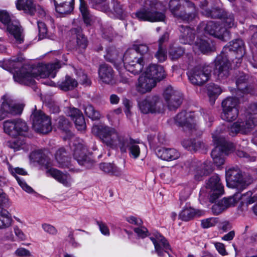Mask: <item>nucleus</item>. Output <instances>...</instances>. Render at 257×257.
Segmentation results:
<instances>
[{"mask_svg":"<svg viewBox=\"0 0 257 257\" xmlns=\"http://www.w3.org/2000/svg\"><path fill=\"white\" fill-rule=\"evenodd\" d=\"M145 73L151 78L157 82L160 81L166 76L165 71L161 65L151 64L147 68Z\"/></svg>","mask_w":257,"mask_h":257,"instance_id":"bb28decb","label":"nucleus"},{"mask_svg":"<svg viewBox=\"0 0 257 257\" xmlns=\"http://www.w3.org/2000/svg\"><path fill=\"white\" fill-rule=\"evenodd\" d=\"M0 21L7 27V31L15 38L17 43L23 42L24 37L19 23L13 19V17L7 11L0 10Z\"/></svg>","mask_w":257,"mask_h":257,"instance_id":"6e6552de","label":"nucleus"},{"mask_svg":"<svg viewBox=\"0 0 257 257\" xmlns=\"http://www.w3.org/2000/svg\"><path fill=\"white\" fill-rule=\"evenodd\" d=\"M184 53V50L180 47L171 46L169 49V56L172 60L180 58Z\"/></svg>","mask_w":257,"mask_h":257,"instance_id":"c03bdc74","label":"nucleus"},{"mask_svg":"<svg viewBox=\"0 0 257 257\" xmlns=\"http://www.w3.org/2000/svg\"><path fill=\"white\" fill-rule=\"evenodd\" d=\"M206 188L209 189L210 202L213 203L224 193L223 186L217 174L212 175L206 183Z\"/></svg>","mask_w":257,"mask_h":257,"instance_id":"dca6fc26","label":"nucleus"},{"mask_svg":"<svg viewBox=\"0 0 257 257\" xmlns=\"http://www.w3.org/2000/svg\"><path fill=\"white\" fill-rule=\"evenodd\" d=\"M134 230L139 237L144 238L148 235V230L144 226L136 227Z\"/></svg>","mask_w":257,"mask_h":257,"instance_id":"5fc2aeb1","label":"nucleus"},{"mask_svg":"<svg viewBox=\"0 0 257 257\" xmlns=\"http://www.w3.org/2000/svg\"><path fill=\"white\" fill-rule=\"evenodd\" d=\"M55 160L57 166L62 168H70L71 166L70 159L66 150L61 148L57 150L55 154Z\"/></svg>","mask_w":257,"mask_h":257,"instance_id":"c756f323","label":"nucleus"},{"mask_svg":"<svg viewBox=\"0 0 257 257\" xmlns=\"http://www.w3.org/2000/svg\"><path fill=\"white\" fill-rule=\"evenodd\" d=\"M91 131L107 147L115 150L119 148L122 153H126L128 149L131 158L137 159L139 157L141 150L139 143L125 138L115 128L107 125H94Z\"/></svg>","mask_w":257,"mask_h":257,"instance_id":"f257e3e1","label":"nucleus"},{"mask_svg":"<svg viewBox=\"0 0 257 257\" xmlns=\"http://www.w3.org/2000/svg\"><path fill=\"white\" fill-rule=\"evenodd\" d=\"M158 255L162 256L164 252H167V250L170 249V245L166 239L159 233L155 234V236L150 237Z\"/></svg>","mask_w":257,"mask_h":257,"instance_id":"a878e982","label":"nucleus"},{"mask_svg":"<svg viewBox=\"0 0 257 257\" xmlns=\"http://www.w3.org/2000/svg\"><path fill=\"white\" fill-rule=\"evenodd\" d=\"M78 85L77 81L69 76H66L65 79L59 84V87L62 90L68 91L76 87Z\"/></svg>","mask_w":257,"mask_h":257,"instance_id":"58836bf2","label":"nucleus"},{"mask_svg":"<svg viewBox=\"0 0 257 257\" xmlns=\"http://www.w3.org/2000/svg\"><path fill=\"white\" fill-rule=\"evenodd\" d=\"M79 10L82 15L84 23L87 26H90L93 21V16L89 12L88 7L84 0H80Z\"/></svg>","mask_w":257,"mask_h":257,"instance_id":"c9c22d12","label":"nucleus"},{"mask_svg":"<svg viewBox=\"0 0 257 257\" xmlns=\"http://www.w3.org/2000/svg\"><path fill=\"white\" fill-rule=\"evenodd\" d=\"M99 167L102 171L107 173H110L115 175H118L120 174L118 168L110 163H101Z\"/></svg>","mask_w":257,"mask_h":257,"instance_id":"37998d69","label":"nucleus"},{"mask_svg":"<svg viewBox=\"0 0 257 257\" xmlns=\"http://www.w3.org/2000/svg\"><path fill=\"white\" fill-rule=\"evenodd\" d=\"M126 220L130 223L136 225H141L143 221L140 218L134 216H128L126 218Z\"/></svg>","mask_w":257,"mask_h":257,"instance_id":"bf43d9fd","label":"nucleus"},{"mask_svg":"<svg viewBox=\"0 0 257 257\" xmlns=\"http://www.w3.org/2000/svg\"><path fill=\"white\" fill-rule=\"evenodd\" d=\"M92 4V7L99 11H105L107 9L105 4V0H89Z\"/></svg>","mask_w":257,"mask_h":257,"instance_id":"8fccbe9b","label":"nucleus"},{"mask_svg":"<svg viewBox=\"0 0 257 257\" xmlns=\"http://www.w3.org/2000/svg\"><path fill=\"white\" fill-rule=\"evenodd\" d=\"M14 231L16 236L21 240H25L27 239L26 234L18 226H14Z\"/></svg>","mask_w":257,"mask_h":257,"instance_id":"052dcab7","label":"nucleus"},{"mask_svg":"<svg viewBox=\"0 0 257 257\" xmlns=\"http://www.w3.org/2000/svg\"><path fill=\"white\" fill-rule=\"evenodd\" d=\"M114 72L112 68L106 64L100 66L98 70L99 81L107 84L114 83Z\"/></svg>","mask_w":257,"mask_h":257,"instance_id":"393cba45","label":"nucleus"},{"mask_svg":"<svg viewBox=\"0 0 257 257\" xmlns=\"http://www.w3.org/2000/svg\"><path fill=\"white\" fill-rule=\"evenodd\" d=\"M74 32L76 34V42L77 45L82 48H85L87 45V41L86 38L81 32L80 29L77 31L76 29L72 30V32Z\"/></svg>","mask_w":257,"mask_h":257,"instance_id":"de8ad7c7","label":"nucleus"},{"mask_svg":"<svg viewBox=\"0 0 257 257\" xmlns=\"http://www.w3.org/2000/svg\"><path fill=\"white\" fill-rule=\"evenodd\" d=\"M176 123L182 126L187 131L193 133L196 131L195 116L194 113L182 111L178 113L175 118Z\"/></svg>","mask_w":257,"mask_h":257,"instance_id":"a211bd4d","label":"nucleus"},{"mask_svg":"<svg viewBox=\"0 0 257 257\" xmlns=\"http://www.w3.org/2000/svg\"><path fill=\"white\" fill-rule=\"evenodd\" d=\"M193 49L196 53L205 54L213 51L214 46L208 39L205 36H202L200 32H198L197 38L193 46Z\"/></svg>","mask_w":257,"mask_h":257,"instance_id":"4be33fe9","label":"nucleus"},{"mask_svg":"<svg viewBox=\"0 0 257 257\" xmlns=\"http://www.w3.org/2000/svg\"><path fill=\"white\" fill-rule=\"evenodd\" d=\"M119 81L123 84H129L131 79L128 76L127 73L125 71L124 72H120Z\"/></svg>","mask_w":257,"mask_h":257,"instance_id":"680f3d73","label":"nucleus"},{"mask_svg":"<svg viewBox=\"0 0 257 257\" xmlns=\"http://www.w3.org/2000/svg\"><path fill=\"white\" fill-rule=\"evenodd\" d=\"M203 210H195L190 207H185L179 214V218L184 221H188L195 216H200L204 214Z\"/></svg>","mask_w":257,"mask_h":257,"instance_id":"72a5a7b5","label":"nucleus"},{"mask_svg":"<svg viewBox=\"0 0 257 257\" xmlns=\"http://www.w3.org/2000/svg\"><path fill=\"white\" fill-rule=\"evenodd\" d=\"M180 31L181 42L184 44H191L195 38V30L190 27L181 26Z\"/></svg>","mask_w":257,"mask_h":257,"instance_id":"473e14b6","label":"nucleus"},{"mask_svg":"<svg viewBox=\"0 0 257 257\" xmlns=\"http://www.w3.org/2000/svg\"><path fill=\"white\" fill-rule=\"evenodd\" d=\"M37 23L39 32V38L43 39L46 36L47 34V27L43 22L38 21Z\"/></svg>","mask_w":257,"mask_h":257,"instance_id":"6e6d98bb","label":"nucleus"},{"mask_svg":"<svg viewBox=\"0 0 257 257\" xmlns=\"http://www.w3.org/2000/svg\"><path fill=\"white\" fill-rule=\"evenodd\" d=\"M0 205L5 207H9L11 205L8 196L1 189H0Z\"/></svg>","mask_w":257,"mask_h":257,"instance_id":"864d4df0","label":"nucleus"},{"mask_svg":"<svg viewBox=\"0 0 257 257\" xmlns=\"http://www.w3.org/2000/svg\"><path fill=\"white\" fill-rule=\"evenodd\" d=\"M9 146L13 149L15 151L21 149L28 150L27 146L26 145L24 140L20 139H14L9 142Z\"/></svg>","mask_w":257,"mask_h":257,"instance_id":"49530a36","label":"nucleus"},{"mask_svg":"<svg viewBox=\"0 0 257 257\" xmlns=\"http://www.w3.org/2000/svg\"><path fill=\"white\" fill-rule=\"evenodd\" d=\"M194 141L191 139H186L183 141L182 142V146L186 149L188 150L192 151L193 148V146L194 145Z\"/></svg>","mask_w":257,"mask_h":257,"instance_id":"69168bd1","label":"nucleus"},{"mask_svg":"<svg viewBox=\"0 0 257 257\" xmlns=\"http://www.w3.org/2000/svg\"><path fill=\"white\" fill-rule=\"evenodd\" d=\"M257 124V117L255 114H248L245 118L239 119L229 128L230 135L237 133L247 134L250 132Z\"/></svg>","mask_w":257,"mask_h":257,"instance_id":"1a4fd4ad","label":"nucleus"},{"mask_svg":"<svg viewBox=\"0 0 257 257\" xmlns=\"http://www.w3.org/2000/svg\"><path fill=\"white\" fill-rule=\"evenodd\" d=\"M97 225L99 226L101 233L106 236H109L110 234L109 229L107 225L102 221H97L96 222Z\"/></svg>","mask_w":257,"mask_h":257,"instance_id":"4d7b16f0","label":"nucleus"},{"mask_svg":"<svg viewBox=\"0 0 257 257\" xmlns=\"http://www.w3.org/2000/svg\"><path fill=\"white\" fill-rule=\"evenodd\" d=\"M156 85V81L144 72L139 76L135 87L138 92L145 94L150 92Z\"/></svg>","mask_w":257,"mask_h":257,"instance_id":"aec40b11","label":"nucleus"},{"mask_svg":"<svg viewBox=\"0 0 257 257\" xmlns=\"http://www.w3.org/2000/svg\"><path fill=\"white\" fill-rule=\"evenodd\" d=\"M164 97L169 109L178 108L181 103L182 93L174 89L172 86H168L164 92Z\"/></svg>","mask_w":257,"mask_h":257,"instance_id":"f3484780","label":"nucleus"},{"mask_svg":"<svg viewBox=\"0 0 257 257\" xmlns=\"http://www.w3.org/2000/svg\"><path fill=\"white\" fill-rule=\"evenodd\" d=\"M212 171L213 168L210 162L205 161L196 169L195 177L196 179L199 180L200 177L209 174Z\"/></svg>","mask_w":257,"mask_h":257,"instance_id":"e433bc0d","label":"nucleus"},{"mask_svg":"<svg viewBox=\"0 0 257 257\" xmlns=\"http://www.w3.org/2000/svg\"><path fill=\"white\" fill-rule=\"evenodd\" d=\"M13 219L10 213L5 209L0 210V229L9 228L12 226Z\"/></svg>","mask_w":257,"mask_h":257,"instance_id":"4c0bfd02","label":"nucleus"},{"mask_svg":"<svg viewBox=\"0 0 257 257\" xmlns=\"http://www.w3.org/2000/svg\"><path fill=\"white\" fill-rule=\"evenodd\" d=\"M46 173L48 176H51L65 187H69L73 183L72 178L69 174L63 173L57 169H48Z\"/></svg>","mask_w":257,"mask_h":257,"instance_id":"b1692460","label":"nucleus"},{"mask_svg":"<svg viewBox=\"0 0 257 257\" xmlns=\"http://www.w3.org/2000/svg\"><path fill=\"white\" fill-rule=\"evenodd\" d=\"M33 127L37 132L46 134L52 130L50 118L40 110L35 111L32 115Z\"/></svg>","mask_w":257,"mask_h":257,"instance_id":"f8f14e48","label":"nucleus"},{"mask_svg":"<svg viewBox=\"0 0 257 257\" xmlns=\"http://www.w3.org/2000/svg\"><path fill=\"white\" fill-rule=\"evenodd\" d=\"M212 139L215 147L211 155L213 163L219 167L224 162L223 154H228L233 149V146L225 140L224 136L221 134L220 130H217L212 134Z\"/></svg>","mask_w":257,"mask_h":257,"instance_id":"423d86ee","label":"nucleus"},{"mask_svg":"<svg viewBox=\"0 0 257 257\" xmlns=\"http://www.w3.org/2000/svg\"><path fill=\"white\" fill-rule=\"evenodd\" d=\"M1 101V109L4 112L13 115L21 113L23 110L22 106L16 104L10 95H4Z\"/></svg>","mask_w":257,"mask_h":257,"instance_id":"5701e85b","label":"nucleus"},{"mask_svg":"<svg viewBox=\"0 0 257 257\" xmlns=\"http://www.w3.org/2000/svg\"><path fill=\"white\" fill-rule=\"evenodd\" d=\"M16 7L19 10H23L25 13L32 15L36 11L33 0H17Z\"/></svg>","mask_w":257,"mask_h":257,"instance_id":"f704fd0d","label":"nucleus"},{"mask_svg":"<svg viewBox=\"0 0 257 257\" xmlns=\"http://www.w3.org/2000/svg\"><path fill=\"white\" fill-rule=\"evenodd\" d=\"M149 52V48L147 44H134L124 54L123 62L124 69L135 75L139 74L145 65L143 56Z\"/></svg>","mask_w":257,"mask_h":257,"instance_id":"20e7f679","label":"nucleus"},{"mask_svg":"<svg viewBox=\"0 0 257 257\" xmlns=\"http://www.w3.org/2000/svg\"><path fill=\"white\" fill-rule=\"evenodd\" d=\"M221 92V88L216 85L213 84L209 86L208 95L211 103H214L215 100Z\"/></svg>","mask_w":257,"mask_h":257,"instance_id":"a19ab883","label":"nucleus"},{"mask_svg":"<svg viewBox=\"0 0 257 257\" xmlns=\"http://www.w3.org/2000/svg\"><path fill=\"white\" fill-rule=\"evenodd\" d=\"M238 100L234 97H227L222 102V110L238 108Z\"/></svg>","mask_w":257,"mask_h":257,"instance_id":"79ce46f5","label":"nucleus"},{"mask_svg":"<svg viewBox=\"0 0 257 257\" xmlns=\"http://www.w3.org/2000/svg\"><path fill=\"white\" fill-rule=\"evenodd\" d=\"M10 171L23 190L28 193H32L33 191V189L28 185L24 180L17 176V174L22 175L27 174V172L23 169L20 168H10Z\"/></svg>","mask_w":257,"mask_h":257,"instance_id":"2f4dec72","label":"nucleus"},{"mask_svg":"<svg viewBox=\"0 0 257 257\" xmlns=\"http://www.w3.org/2000/svg\"><path fill=\"white\" fill-rule=\"evenodd\" d=\"M227 49L236 52L239 57L237 61L239 63L241 58L244 54V43L241 39L232 41L230 42L228 47H224L223 52L216 57L215 61V73L220 80L225 79L229 74L231 63L228 60V55L225 54Z\"/></svg>","mask_w":257,"mask_h":257,"instance_id":"7ed1b4c3","label":"nucleus"},{"mask_svg":"<svg viewBox=\"0 0 257 257\" xmlns=\"http://www.w3.org/2000/svg\"><path fill=\"white\" fill-rule=\"evenodd\" d=\"M215 246L218 252L222 255H225L227 254L224 245L223 243L216 242L215 243Z\"/></svg>","mask_w":257,"mask_h":257,"instance_id":"338daca9","label":"nucleus"},{"mask_svg":"<svg viewBox=\"0 0 257 257\" xmlns=\"http://www.w3.org/2000/svg\"><path fill=\"white\" fill-rule=\"evenodd\" d=\"M74 0H54L56 11L61 14H67L73 10Z\"/></svg>","mask_w":257,"mask_h":257,"instance_id":"7c9ffc66","label":"nucleus"},{"mask_svg":"<svg viewBox=\"0 0 257 257\" xmlns=\"http://www.w3.org/2000/svg\"><path fill=\"white\" fill-rule=\"evenodd\" d=\"M15 254L19 256L26 257L31 255L30 252L24 248H19L15 251Z\"/></svg>","mask_w":257,"mask_h":257,"instance_id":"e2e57ef3","label":"nucleus"},{"mask_svg":"<svg viewBox=\"0 0 257 257\" xmlns=\"http://www.w3.org/2000/svg\"><path fill=\"white\" fill-rule=\"evenodd\" d=\"M61 67L59 62L52 64H39L33 67H23L14 75L15 81L20 84L29 85L32 84L34 78H54L58 70Z\"/></svg>","mask_w":257,"mask_h":257,"instance_id":"f03ea898","label":"nucleus"},{"mask_svg":"<svg viewBox=\"0 0 257 257\" xmlns=\"http://www.w3.org/2000/svg\"><path fill=\"white\" fill-rule=\"evenodd\" d=\"M83 109L85 114L93 120L98 119L100 117L99 112L96 111L94 107L90 104L84 105Z\"/></svg>","mask_w":257,"mask_h":257,"instance_id":"a18cd8bd","label":"nucleus"},{"mask_svg":"<svg viewBox=\"0 0 257 257\" xmlns=\"http://www.w3.org/2000/svg\"><path fill=\"white\" fill-rule=\"evenodd\" d=\"M211 210H212V213L214 215H219L220 213H221L223 211H224V210L221 207L219 202L215 204L212 206Z\"/></svg>","mask_w":257,"mask_h":257,"instance_id":"0e129e2a","label":"nucleus"},{"mask_svg":"<svg viewBox=\"0 0 257 257\" xmlns=\"http://www.w3.org/2000/svg\"><path fill=\"white\" fill-rule=\"evenodd\" d=\"M157 5L156 0L146 1L144 8L141 9L135 14L136 17L140 21L151 22L164 21L165 18L164 14L154 10Z\"/></svg>","mask_w":257,"mask_h":257,"instance_id":"0eeeda50","label":"nucleus"},{"mask_svg":"<svg viewBox=\"0 0 257 257\" xmlns=\"http://www.w3.org/2000/svg\"><path fill=\"white\" fill-rule=\"evenodd\" d=\"M218 222V218L210 217L202 220L201 221V225L203 228H208L214 226Z\"/></svg>","mask_w":257,"mask_h":257,"instance_id":"09e8293b","label":"nucleus"},{"mask_svg":"<svg viewBox=\"0 0 257 257\" xmlns=\"http://www.w3.org/2000/svg\"><path fill=\"white\" fill-rule=\"evenodd\" d=\"M3 127L5 133L13 137L24 136L28 130L26 123L20 119L5 120Z\"/></svg>","mask_w":257,"mask_h":257,"instance_id":"9b49d317","label":"nucleus"},{"mask_svg":"<svg viewBox=\"0 0 257 257\" xmlns=\"http://www.w3.org/2000/svg\"><path fill=\"white\" fill-rule=\"evenodd\" d=\"M155 57L160 62H163L166 60L167 58V51L162 46H159V48L155 55Z\"/></svg>","mask_w":257,"mask_h":257,"instance_id":"3c124183","label":"nucleus"},{"mask_svg":"<svg viewBox=\"0 0 257 257\" xmlns=\"http://www.w3.org/2000/svg\"><path fill=\"white\" fill-rule=\"evenodd\" d=\"M156 155L159 158L167 161L176 160L180 156L179 152L173 148H160L157 151Z\"/></svg>","mask_w":257,"mask_h":257,"instance_id":"c85d7f7f","label":"nucleus"},{"mask_svg":"<svg viewBox=\"0 0 257 257\" xmlns=\"http://www.w3.org/2000/svg\"><path fill=\"white\" fill-rule=\"evenodd\" d=\"M68 115L74 121L76 127L78 131H83L86 128L84 118L81 112L75 108H70Z\"/></svg>","mask_w":257,"mask_h":257,"instance_id":"cd10ccee","label":"nucleus"},{"mask_svg":"<svg viewBox=\"0 0 257 257\" xmlns=\"http://www.w3.org/2000/svg\"><path fill=\"white\" fill-rule=\"evenodd\" d=\"M227 186L230 188H244L248 183L243 181L239 169L237 167H231L226 170Z\"/></svg>","mask_w":257,"mask_h":257,"instance_id":"4468645a","label":"nucleus"},{"mask_svg":"<svg viewBox=\"0 0 257 257\" xmlns=\"http://www.w3.org/2000/svg\"><path fill=\"white\" fill-rule=\"evenodd\" d=\"M139 106L143 113L160 112L164 105L157 96H148L139 102Z\"/></svg>","mask_w":257,"mask_h":257,"instance_id":"ddd939ff","label":"nucleus"},{"mask_svg":"<svg viewBox=\"0 0 257 257\" xmlns=\"http://www.w3.org/2000/svg\"><path fill=\"white\" fill-rule=\"evenodd\" d=\"M221 10L217 9H213L212 10H207L206 11L205 15L207 17H210L213 18H220L221 16Z\"/></svg>","mask_w":257,"mask_h":257,"instance_id":"13d9d810","label":"nucleus"},{"mask_svg":"<svg viewBox=\"0 0 257 257\" xmlns=\"http://www.w3.org/2000/svg\"><path fill=\"white\" fill-rule=\"evenodd\" d=\"M169 9L175 17L187 22L193 20L197 14L194 4L188 0H170Z\"/></svg>","mask_w":257,"mask_h":257,"instance_id":"39448f33","label":"nucleus"},{"mask_svg":"<svg viewBox=\"0 0 257 257\" xmlns=\"http://www.w3.org/2000/svg\"><path fill=\"white\" fill-rule=\"evenodd\" d=\"M238 115V109L233 108L232 109L222 110L221 116L222 119L227 121H232L237 118Z\"/></svg>","mask_w":257,"mask_h":257,"instance_id":"ea45409f","label":"nucleus"},{"mask_svg":"<svg viewBox=\"0 0 257 257\" xmlns=\"http://www.w3.org/2000/svg\"><path fill=\"white\" fill-rule=\"evenodd\" d=\"M212 68L209 65L197 66L188 73V77L193 84L202 85L209 80Z\"/></svg>","mask_w":257,"mask_h":257,"instance_id":"9d476101","label":"nucleus"},{"mask_svg":"<svg viewBox=\"0 0 257 257\" xmlns=\"http://www.w3.org/2000/svg\"><path fill=\"white\" fill-rule=\"evenodd\" d=\"M252 193L249 191L246 194L241 195L239 193H235L233 196L229 198H224L219 201V203L222 209L226 210L227 208L233 206L240 199L247 204H252L254 202L256 199L254 196H252Z\"/></svg>","mask_w":257,"mask_h":257,"instance_id":"2eb2a0df","label":"nucleus"},{"mask_svg":"<svg viewBox=\"0 0 257 257\" xmlns=\"http://www.w3.org/2000/svg\"><path fill=\"white\" fill-rule=\"evenodd\" d=\"M204 30L209 35L214 36L222 41H226L229 38L227 29L213 21L208 22Z\"/></svg>","mask_w":257,"mask_h":257,"instance_id":"6ab92c4d","label":"nucleus"},{"mask_svg":"<svg viewBox=\"0 0 257 257\" xmlns=\"http://www.w3.org/2000/svg\"><path fill=\"white\" fill-rule=\"evenodd\" d=\"M42 227L45 232L50 235H56L57 234V229L51 224L44 223L42 224Z\"/></svg>","mask_w":257,"mask_h":257,"instance_id":"603ef678","label":"nucleus"},{"mask_svg":"<svg viewBox=\"0 0 257 257\" xmlns=\"http://www.w3.org/2000/svg\"><path fill=\"white\" fill-rule=\"evenodd\" d=\"M69 125V121L63 117L60 118L59 121V127L63 130H66Z\"/></svg>","mask_w":257,"mask_h":257,"instance_id":"774afa93","label":"nucleus"},{"mask_svg":"<svg viewBox=\"0 0 257 257\" xmlns=\"http://www.w3.org/2000/svg\"><path fill=\"white\" fill-rule=\"evenodd\" d=\"M73 152L74 159L80 165L84 166L86 168L90 167L91 160L87 155V148L83 144L79 143L75 145Z\"/></svg>","mask_w":257,"mask_h":257,"instance_id":"412c9836","label":"nucleus"}]
</instances>
